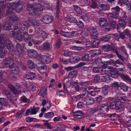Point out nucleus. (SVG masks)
Returning a JSON list of instances; mask_svg holds the SVG:
<instances>
[{"label": "nucleus", "mask_w": 131, "mask_h": 131, "mask_svg": "<svg viewBox=\"0 0 131 131\" xmlns=\"http://www.w3.org/2000/svg\"><path fill=\"white\" fill-rule=\"evenodd\" d=\"M13 57H9L6 59L4 62V64L6 65L10 64L13 61Z\"/></svg>", "instance_id": "obj_25"}, {"label": "nucleus", "mask_w": 131, "mask_h": 131, "mask_svg": "<svg viewBox=\"0 0 131 131\" xmlns=\"http://www.w3.org/2000/svg\"><path fill=\"white\" fill-rule=\"evenodd\" d=\"M111 38V36L109 35H107L100 38L101 41L104 42H108L110 40Z\"/></svg>", "instance_id": "obj_17"}, {"label": "nucleus", "mask_w": 131, "mask_h": 131, "mask_svg": "<svg viewBox=\"0 0 131 131\" xmlns=\"http://www.w3.org/2000/svg\"><path fill=\"white\" fill-rule=\"evenodd\" d=\"M5 43L6 47L9 51L11 52H13L15 54H16L15 50L14 49V46L13 45L11 41L9 39H6L5 41Z\"/></svg>", "instance_id": "obj_2"}, {"label": "nucleus", "mask_w": 131, "mask_h": 131, "mask_svg": "<svg viewBox=\"0 0 131 131\" xmlns=\"http://www.w3.org/2000/svg\"><path fill=\"white\" fill-rule=\"evenodd\" d=\"M9 68L11 69L12 73L14 74H18L19 72V69L14 63L9 65Z\"/></svg>", "instance_id": "obj_4"}, {"label": "nucleus", "mask_w": 131, "mask_h": 131, "mask_svg": "<svg viewBox=\"0 0 131 131\" xmlns=\"http://www.w3.org/2000/svg\"><path fill=\"white\" fill-rule=\"evenodd\" d=\"M97 93V91H96L94 89H92L89 92V94L92 96H94Z\"/></svg>", "instance_id": "obj_49"}, {"label": "nucleus", "mask_w": 131, "mask_h": 131, "mask_svg": "<svg viewBox=\"0 0 131 131\" xmlns=\"http://www.w3.org/2000/svg\"><path fill=\"white\" fill-rule=\"evenodd\" d=\"M19 27L22 29H27L29 26V24L27 22H20L19 23Z\"/></svg>", "instance_id": "obj_9"}, {"label": "nucleus", "mask_w": 131, "mask_h": 131, "mask_svg": "<svg viewBox=\"0 0 131 131\" xmlns=\"http://www.w3.org/2000/svg\"><path fill=\"white\" fill-rule=\"evenodd\" d=\"M77 73V72L76 70H74L71 71L69 73L68 78H72L76 75Z\"/></svg>", "instance_id": "obj_34"}, {"label": "nucleus", "mask_w": 131, "mask_h": 131, "mask_svg": "<svg viewBox=\"0 0 131 131\" xmlns=\"http://www.w3.org/2000/svg\"><path fill=\"white\" fill-rule=\"evenodd\" d=\"M28 64V68L30 69H35V66L34 62L32 60H29L27 61Z\"/></svg>", "instance_id": "obj_29"}, {"label": "nucleus", "mask_w": 131, "mask_h": 131, "mask_svg": "<svg viewBox=\"0 0 131 131\" xmlns=\"http://www.w3.org/2000/svg\"><path fill=\"white\" fill-rule=\"evenodd\" d=\"M71 54V52L69 51H66L64 53V55L66 56H70Z\"/></svg>", "instance_id": "obj_64"}, {"label": "nucleus", "mask_w": 131, "mask_h": 131, "mask_svg": "<svg viewBox=\"0 0 131 131\" xmlns=\"http://www.w3.org/2000/svg\"><path fill=\"white\" fill-rule=\"evenodd\" d=\"M8 88L15 94H17L18 93V91L16 90L14 86L12 84H8L7 85Z\"/></svg>", "instance_id": "obj_11"}, {"label": "nucleus", "mask_w": 131, "mask_h": 131, "mask_svg": "<svg viewBox=\"0 0 131 131\" xmlns=\"http://www.w3.org/2000/svg\"><path fill=\"white\" fill-rule=\"evenodd\" d=\"M110 107L111 109H114L116 108L117 105H116L115 102L114 101L110 103Z\"/></svg>", "instance_id": "obj_43"}, {"label": "nucleus", "mask_w": 131, "mask_h": 131, "mask_svg": "<svg viewBox=\"0 0 131 131\" xmlns=\"http://www.w3.org/2000/svg\"><path fill=\"white\" fill-rule=\"evenodd\" d=\"M61 40L60 39H58L57 41L56 46L57 48H59L61 44Z\"/></svg>", "instance_id": "obj_53"}, {"label": "nucleus", "mask_w": 131, "mask_h": 131, "mask_svg": "<svg viewBox=\"0 0 131 131\" xmlns=\"http://www.w3.org/2000/svg\"><path fill=\"white\" fill-rule=\"evenodd\" d=\"M42 104L43 106L48 105L49 106H45V107L47 108L48 109L50 108L51 106V104L50 103V102H49L48 101H46V100L45 99H44L42 100Z\"/></svg>", "instance_id": "obj_32"}, {"label": "nucleus", "mask_w": 131, "mask_h": 131, "mask_svg": "<svg viewBox=\"0 0 131 131\" xmlns=\"http://www.w3.org/2000/svg\"><path fill=\"white\" fill-rule=\"evenodd\" d=\"M109 22L110 24V26L113 28L115 27L116 24V22L113 20H110Z\"/></svg>", "instance_id": "obj_47"}, {"label": "nucleus", "mask_w": 131, "mask_h": 131, "mask_svg": "<svg viewBox=\"0 0 131 131\" xmlns=\"http://www.w3.org/2000/svg\"><path fill=\"white\" fill-rule=\"evenodd\" d=\"M73 7L74 10L76 12L80 15L82 14V12L81 9L80 7L77 5H74Z\"/></svg>", "instance_id": "obj_30"}, {"label": "nucleus", "mask_w": 131, "mask_h": 131, "mask_svg": "<svg viewBox=\"0 0 131 131\" xmlns=\"http://www.w3.org/2000/svg\"><path fill=\"white\" fill-rule=\"evenodd\" d=\"M114 101L115 102V103L116 105H117V106H118V105H121V103H122L121 102V101L120 99H116L114 100Z\"/></svg>", "instance_id": "obj_61"}, {"label": "nucleus", "mask_w": 131, "mask_h": 131, "mask_svg": "<svg viewBox=\"0 0 131 131\" xmlns=\"http://www.w3.org/2000/svg\"><path fill=\"white\" fill-rule=\"evenodd\" d=\"M79 58L75 57H71L69 60V61L71 63H75L77 62L79 60Z\"/></svg>", "instance_id": "obj_31"}, {"label": "nucleus", "mask_w": 131, "mask_h": 131, "mask_svg": "<svg viewBox=\"0 0 131 131\" xmlns=\"http://www.w3.org/2000/svg\"><path fill=\"white\" fill-rule=\"evenodd\" d=\"M119 72V71H117L116 69L114 68H112L109 70H105L104 71L105 74L114 78H116L117 77Z\"/></svg>", "instance_id": "obj_1"}, {"label": "nucleus", "mask_w": 131, "mask_h": 131, "mask_svg": "<svg viewBox=\"0 0 131 131\" xmlns=\"http://www.w3.org/2000/svg\"><path fill=\"white\" fill-rule=\"evenodd\" d=\"M98 110V107L97 106V107H95L94 108L91 109L90 111V112L92 113H94L97 111Z\"/></svg>", "instance_id": "obj_54"}, {"label": "nucleus", "mask_w": 131, "mask_h": 131, "mask_svg": "<svg viewBox=\"0 0 131 131\" xmlns=\"http://www.w3.org/2000/svg\"><path fill=\"white\" fill-rule=\"evenodd\" d=\"M43 30H36L35 31V32L36 34L39 36H40L42 35V34Z\"/></svg>", "instance_id": "obj_63"}, {"label": "nucleus", "mask_w": 131, "mask_h": 131, "mask_svg": "<svg viewBox=\"0 0 131 131\" xmlns=\"http://www.w3.org/2000/svg\"><path fill=\"white\" fill-rule=\"evenodd\" d=\"M5 44V41L4 38V37L0 36V45L1 47L4 46Z\"/></svg>", "instance_id": "obj_48"}, {"label": "nucleus", "mask_w": 131, "mask_h": 131, "mask_svg": "<svg viewBox=\"0 0 131 131\" xmlns=\"http://www.w3.org/2000/svg\"><path fill=\"white\" fill-rule=\"evenodd\" d=\"M111 10L112 12L118 16L120 11V8L118 6L112 8Z\"/></svg>", "instance_id": "obj_19"}, {"label": "nucleus", "mask_w": 131, "mask_h": 131, "mask_svg": "<svg viewBox=\"0 0 131 131\" xmlns=\"http://www.w3.org/2000/svg\"><path fill=\"white\" fill-rule=\"evenodd\" d=\"M93 70L95 73H101L103 71V68L99 67H96L93 69Z\"/></svg>", "instance_id": "obj_37"}, {"label": "nucleus", "mask_w": 131, "mask_h": 131, "mask_svg": "<svg viewBox=\"0 0 131 131\" xmlns=\"http://www.w3.org/2000/svg\"><path fill=\"white\" fill-rule=\"evenodd\" d=\"M23 6L22 5L15 3L14 4V6L12 8L13 10H15L17 12H20L22 9Z\"/></svg>", "instance_id": "obj_8"}, {"label": "nucleus", "mask_w": 131, "mask_h": 131, "mask_svg": "<svg viewBox=\"0 0 131 131\" xmlns=\"http://www.w3.org/2000/svg\"><path fill=\"white\" fill-rule=\"evenodd\" d=\"M16 48L17 52L19 54H21L24 52V50L23 48L20 43H17L16 45Z\"/></svg>", "instance_id": "obj_13"}, {"label": "nucleus", "mask_w": 131, "mask_h": 131, "mask_svg": "<svg viewBox=\"0 0 131 131\" xmlns=\"http://www.w3.org/2000/svg\"><path fill=\"white\" fill-rule=\"evenodd\" d=\"M22 36L23 39L25 42H27L28 40L30 39V38L29 37L30 36L28 34L27 32L26 31H24L22 32Z\"/></svg>", "instance_id": "obj_14"}, {"label": "nucleus", "mask_w": 131, "mask_h": 131, "mask_svg": "<svg viewBox=\"0 0 131 131\" xmlns=\"http://www.w3.org/2000/svg\"><path fill=\"white\" fill-rule=\"evenodd\" d=\"M26 77L28 79L32 80L35 76V73L29 72L26 74Z\"/></svg>", "instance_id": "obj_27"}, {"label": "nucleus", "mask_w": 131, "mask_h": 131, "mask_svg": "<svg viewBox=\"0 0 131 131\" xmlns=\"http://www.w3.org/2000/svg\"><path fill=\"white\" fill-rule=\"evenodd\" d=\"M68 21L71 23H77V19L73 16H70L67 18Z\"/></svg>", "instance_id": "obj_28"}, {"label": "nucleus", "mask_w": 131, "mask_h": 131, "mask_svg": "<svg viewBox=\"0 0 131 131\" xmlns=\"http://www.w3.org/2000/svg\"><path fill=\"white\" fill-rule=\"evenodd\" d=\"M28 56L31 58H36L38 55L36 51L34 49L28 50H27Z\"/></svg>", "instance_id": "obj_7"}, {"label": "nucleus", "mask_w": 131, "mask_h": 131, "mask_svg": "<svg viewBox=\"0 0 131 131\" xmlns=\"http://www.w3.org/2000/svg\"><path fill=\"white\" fill-rule=\"evenodd\" d=\"M100 7L102 8L104 10L107 9L108 8V5L104 4H102L100 5Z\"/></svg>", "instance_id": "obj_59"}, {"label": "nucleus", "mask_w": 131, "mask_h": 131, "mask_svg": "<svg viewBox=\"0 0 131 131\" xmlns=\"http://www.w3.org/2000/svg\"><path fill=\"white\" fill-rule=\"evenodd\" d=\"M89 54L85 53L82 57V61L84 62H88L89 61Z\"/></svg>", "instance_id": "obj_38"}, {"label": "nucleus", "mask_w": 131, "mask_h": 131, "mask_svg": "<svg viewBox=\"0 0 131 131\" xmlns=\"http://www.w3.org/2000/svg\"><path fill=\"white\" fill-rule=\"evenodd\" d=\"M77 34V32L76 31H72L71 33L68 32H65L61 31L60 32V34L61 35L69 38H71L74 36V34Z\"/></svg>", "instance_id": "obj_3"}, {"label": "nucleus", "mask_w": 131, "mask_h": 131, "mask_svg": "<svg viewBox=\"0 0 131 131\" xmlns=\"http://www.w3.org/2000/svg\"><path fill=\"white\" fill-rule=\"evenodd\" d=\"M2 27L6 30H10L12 29L10 25L7 23H5V24L3 25Z\"/></svg>", "instance_id": "obj_23"}, {"label": "nucleus", "mask_w": 131, "mask_h": 131, "mask_svg": "<svg viewBox=\"0 0 131 131\" xmlns=\"http://www.w3.org/2000/svg\"><path fill=\"white\" fill-rule=\"evenodd\" d=\"M34 8L36 10V11H38L41 10H42V6L41 4H37L36 3L33 4Z\"/></svg>", "instance_id": "obj_20"}, {"label": "nucleus", "mask_w": 131, "mask_h": 131, "mask_svg": "<svg viewBox=\"0 0 131 131\" xmlns=\"http://www.w3.org/2000/svg\"><path fill=\"white\" fill-rule=\"evenodd\" d=\"M57 129L61 131H66L65 129L67 128L66 126L64 125L60 124L57 126Z\"/></svg>", "instance_id": "obj_33"}, {"label": "nucleus", "mask_w": 131, "mask_h": 131, "mask_svg": "<svg viewBox=\"0 0 131 131\" xmlns=\"http://www.w3.org/2000/svg\"><path fill=\"white\" fill-rule=\"evenodd\" d=\"M47 89L46 88H43L40 91L39 94V95L42 97L46 96L47 94Z\"/></svg>", "instance_id": "obj_18"}, {"label": "nucleus", "mask_w": 131, "mask_h": 131, "mask_svg": "<svg viewBox=\"0 0 131 131\" xmlns=\"http://www.w3.org/2000/svg\"><path fill=\"white\" fill-rule=\"evenodd\" d=\"M90 31L91 34H98L97 31L95 28L93 27L90 28Z\"/></svg>", "instance_id": "obj_45"}, {"label": "nucleus", "mask_w": 131, "mask_h": 131, "mask_svg": "<svg viewBox=\"0 0 131 131\" xmlns=\"http://www.w3.org/2000/svg\"><path fill=\"white\" fill-rule=\"evenodd\" d=\"M74 115V116L78 117L80 116L81 114H83V112L80 111H76L73 113Z\"/></svg>", "instance_id": "obj_50"}, {"label": "nucleus", "mask_w": 131, "mask_h": 131, "mask_svg": "<svg viewBox=\"0 0 131 131\" xmlns=\"http://www.w3.org/2000/svg\"><path fill=\"white\" fill-rule=\"evenodd\" d=\"M77 23L76 24L79 28H82L84 27V25L82 21H79L78 23Z\"/></svg>", "instance_id": "obj_52"}, {"label": "nucleus", "mask_w": 131, "mask_h": 131, "mask_svg": "<svg viewBox=\"0 0 131 131\" xmlns=\"http://www.w3.org/2000/svg\"><path fill=\"white\" fill-rule=\"evenodd\" d=\"M0 101L3 106H7L9 105L8 101L4 98H0Z\"/></svg>", "instance_id": "obj_22"}, {"label": "nucleus", "mask_w": 131, "mask_h": 131, "mask_svg": "<svg viewBox=\"0 0 131 131\" xmlns=\"http://www.w3.org/2000/svg\"><path fill=\"white\" fill-rule=\"evenodd\" d=\"M53 17L50 15H46L43 16L42 18L43 22L46 24H49L52 23L53 21Z\"/></svg>", "instance_id": "obj_5"}, {"label": "nucleus", "mask_w": 131, "mask_h": 131, "mask_svg": "<svg viewBox=\"0 0 131 131\" xmlns=\"http://www.w3.org/2000/svg\"><path fill=\"white\" fill-rule=\"evenodd\" d=\"M114 37H115V40L118 41L119 40V39L120 38H122L123 39V33L121 32L120 34V35L119 36L117 34H115L114 35Z\"/></svg>", "instance_id": "obj_41"}, {"label": "nucleus", "mask_w": 131, "mask_h": 131, "mask_svg": "<svg viewBox=\"0 0 131 131\" xmlns=\"http://www.w3.org/2000/svg\"><path fill=\"white\" fill-rule=\"evenodd\" d=\"M107 16L108 18L112 17L116 18H117V17L118 16L112 12L109 13L108 14Z\"/></svg>", "instance_id": "obj_51"}, {"label": "nucleus", "mask_w": 131, "mask_h": 131, "mask_svg": "<svg viewBox=\"0 0 131 131\" xmlns=\"http://www.w3.org/2000/svg\"><path fill=\"white\" fill-rule=\"evenodd\" d=\"M42 59L43 62L47 63H49L51 61V59L49 57L46 56H43Z\"/></svg>", "instance_id": "obj_24"}, {"label": "nucleus", "mask_w": 131, "mask_h": 131, "mask_svg": "<svg viewBox=\"0 0 131 131\" xmlns=\"http://www.w3.org/2000/svg\"><path fill=\"white\" fill-rule=\"evenodd\" d=\"M117 108L116 110L117 112H120L123 110V106L122 104L120 105L117 106Z\"/></svg>", "instance_id": "obj_57"}, {"label": "nucleus", "mask_w": 131, "mask_h": 131, "mask_svg": "<svg viewBox=\"0 0 131 131\" xmlns=\"http://www.w3.org/2000/svg\"><path fill=\"white\" fill-rule=\"evenodd\" d=\"M100 110L103 112H108V107L107 103L102 104L100 106Z\"/></svg>", "instance_id": "obj_10"}, {"label": "nucleus", "mask_w": 131, "mask_h": 131, "mask_svg": "<svg viewBox=\"0 0 131 131\" xmlns=\"http://www.w3.org/2000/svg\"><path fill=\"white\" fill-rule=\"evenodd\" d=\"M28 10L29 11V13L30 15H33L34 14V13L35 12V11H36L35 8H34V7L31 9H28Z\"/></svg>", "instance_id": "obj_55"}, {"label": "nucleus", "mask_w": 131, "mask_h": 131, "mask_svg": "<svg viewBox=\"0 0 131 131\" xmlns=\"http://www.w3.org/2000/svg\"><path fill=\"white\" fill-rule=\"evenodd\" d=\"M111 86L113 88H120L121 89H123V85L121 84H119L118 83L116 82H114L111 85Z\"/></svg>", "instance_id": "obj_16"}, {"label": "nucleus", "mask_w": 131, "mask_h": 131, "mask_svg": "<svg viewBox=\"0 0 131 131\" xmlns=\"http://www.w3.org/2000/svg\"><path fill=\"white\" fill-rule=\"evenodd\" d=\"M9 10H7L6 14L7 16L10 18V20L11 21H14V13L12 11H9Z\"/></svg>", "instance_id": "obj_15"}, {"label": "nucleus", "mask_w": 131, "mask_h": 131, "mask_svg": "<svg viewBox=\"0 0 131 131\" xmlns=\"http://www.w3.org/2000/svg\"><path fill=\"white\" fill-rule=\"evenodd\" d=\"M71 49L76 50H81L83 49L82 47L80 46H74L71 48Z\"/></svg>", "instance_id": "obj_44"}, {"label": "nucleus", "mask_w": 131, "mask_h": 131, "mask_svg": "<svg viewBox=\"0 0 131 131\" xmlns=\"http://www.w3.org/2000/svg\"><path fill=\"white\" fill-rule=\"evenodd\" d=\"M54 114L52 112H49L46 113L45 115V117L47 118H51L54 116Z\"/></svg>", "instance_id": "obj_36"}, {"label": "nucleus", "mask_w": 131, "mask_h": 131, "mask_svg": "<svg viewBox=\"0 0 131 131\" xmlns=\"http://www.w3.org/2000/svg\"><path fill=\"white\" fill-rule=\"evenodd\" d=\"M31 24L34 26L35 28L37 27V26L39 25L40 24V23L38 22L37 21H35V22L31 21Z\"/></svg>", "instance_id": "obj_62"}, {"label": "nucleus", "mask_w": 131, "mask_h": 131, "mask_svg": "<svg viewBox=\"0 0 131 131\" xmlns=\"http://www.w3.org/2000/svg\"><path fill=\"white\" fill-rule=\"evenodd\" d=\"M122 61L121 60V59H118L117 60L115 61H113L112 62L114 64V65H115L116 64H122Z\"/></svg>", "instance_id": "obj_56"}, {"label": "nucleus", "mask_w": 131, "mask_h": 131, "mask_svg": "<svg viewBox=\"0 0 131 131\" xmlns=\"http://www.w3.org/2000/svg\"><path fill=\"white\" fill-rule=\"evenodd\" d=\"M21 32L20 30H19L16 31H13L12 34L13 36H17L16 39L17 40L21 41L23 39V36L21 35Z\"/></svg>", "instance_id": "obj_6"}, {"label": "nucleus", "mask_w": 131, "mask_h": 131, "mask_svg": "<svg viewBox=\"0 0 131 131\" xmlns=\"http://www.w3.org/2000/svg\"><path fill=\"white\" fill-rule=\"evenodd\" d=\"M99 24L101 26H106L108 25V23L105 18H101L100 19Z\"/></svg>", "instance_id": "obj_12"}, {"label": "nucleus", "mask_w": 131, "mask_h": 131, "mask_svg": "<svg viewBox=\"0 0 131 131\" xmlns=\"http://www.w3.org/2000/svg\"><path fill=\"white\" fill-rule=\"evenodd\" d=\"M102 48L103 49H105V50L106 51H109L112 49V48L110 46L108 45H103L102 46Z\"/></svg>", "instance_id": "obj_42"}, {"label": "nucleus", "mask_w": 131, "mask_h": 131, "mask_svg": "<svg viewBox=\"0 0 131 131\" xmlns=\"http://www.w3.org/2000/svg\"><path fill=\"white\" fill-rule=\"evenodd\" d=\"M94 63V64H95L99 66L102 64V61L101 59L97 58L95 61Z\"/></svg>", "instance_id": "obj_46"}, {"label": "nucleus", "mask_w": 131, "mask_h": 131, "mask_svg": "<svg viewBox=\"0 0 131 131\" xmlns=\"http://www.w3.org/2000/svg\"><path fill=\"white\" fill-rule=\"evenodd\" d=\"M20 100L23 102L26 103L28 101L27 98L24 96H22L20 98Z\"/></svg>", "instance_id": "obj_60"}, {"label": "nucleus", "mask_w": 131, "mask_h": 131, "mask_svg": "<svg viewBox=\"0 0 131 131\" xmlns=\"http://www.w3.org/2000/svg\"><path fill=\"white\" fill-rule=\"evenodd\" d=\"M15 4V3H7L6 4V5L7 7V9H6V10L9 9V11H12V10H13L12 9V8L13 7H14V4ZM6 12L7 11H6Z\"/></svg>", "instance_id": "obj_35"}, {"label": "nucleus", "mask_w": 131, "mask_h": 131, "mask_svg": "<svg viewBox=\"0 0 131 131\" xmlns=\"http://www.w3.org/2000/svg\"><path fill=\"white\" fill-rule=\"evenodd\" d=\"M4 48V46L0 47V58H3L5 55V51Z\"/></svg>", "instance_id": "obj_39"}, {"label": "nucleus", "mask_w": 131, "mask_h": 131, "mask_svg": "<svg viewBox=\"0 0 131 131\" xmlns=\"http://www.w3.org/2000/svg\"><path fill=\"white\" fill-rule=\"evenodd\" d=\"M102 100V96L101 95H100L96 98V101L97 102H101Z\"/></svg>", "instance_id": "obj_58"}, {"label": "nucleus", "mask_w": 131, "mask_h": 131, "mask_svg": "<svg viewBox=\"0 0 131 131\" xmlns=\"http://www.w3.org/2000/svg\"><path fill=\"white\" fill-rule=\"evenodd\" d=\"M100 40L99 39H96L94 40L93 42L92 47H96L100 43Z\"/></svg>", "instance_id": "obj_40"}, {"label": "nucleus", "mask_w": 131, "mask_h": 131, "mask_svg": "<svg viewBox=\"0 0 131 131\" xmlns=\"http://www.w3.org/2000/svg\"><path fill=\"white\" fill-rule=\"evenodd\" d=\"M86 104L88 105H92L95 103L94 99L91 97H88L86 99Z\"/></svg>", "instance_id": "obj_21"}, {"label": "nucleus", "mask_w": 131, "mask_h": 131, "mask_svg": "<svg viewBox=\"0 0 131 131\" xmlns=\"http://www.w3.org/2000/svg\"><path fill=\"white\" fill-rule=\"evenodd\" d=\"M42 47V49L45 50H48L50 48V45L48 42H46L43 43Z\"/></svg>", "instance_id": "obj_26"}]
</instances>
